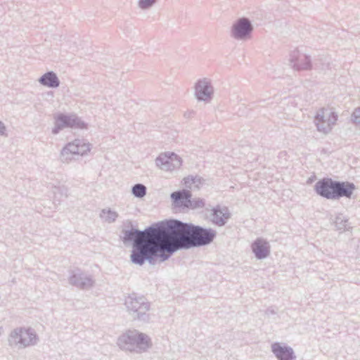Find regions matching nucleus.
<instances>
[{"instance_id": "nucleus-1", "label": "nucleus", "mask_w": 360, "mask_h": 360, "mask_svg": "<svg viewBox=\"0 0 360 360\" xmlns=\"http://www.w3.org/2000/svg\"><path fill=\"white\" fill-rule=\"evenodd\" d=\"M122 241L132 243L130 255L133 264L143 265L146 262L153 264L155 258L162 262V255H167V220L153 224L143 231L131 229L123 231Z\"/></svg>"}, {"instance_id": "nucleus-2", "label": "nucleus", "mask_w": 360, "mask_h": 360, "mask_svg": "<svg viewBox=\"0 0 360 360\" xmlns=\"http://www.w3.org/2000/svg\"><path fill=\"white\" fill-rule=\"evenodd\" d=\"M217 236L216 231L205 229L177 219L167 220V255H162V262L167 260L175 252L210 244Z\"/></svg>"}, {"instance_id": "nucleus-3", "label": "nucleus", "mask_w": 360, "mask_h": 360, "mask_svg": "<svg viewBox=\"0 0 360 360\" xmlns=\"http://www.w3.org/2000/svg\"><path fill=\"white\" fill-rule=\"evenodd\" d=\"M355 185L349 181H340L331 178H323L314 185L317 195L327 200H339L342 198H351Z\"/></svg>"}, {"instance_id": "nucleus-4", "label": "nucleus", "mask_w": 360, "mask_h": 360, "mask_svg": "<svg viewBox=\"0 0 360 360\" xmlns=\"http://www.w3.org/2000/svg\"><path fill=\"white\" fill-rule=\"evenodd\" d=\"M117 345L124 352L141 354L147 352L153 347V342L148 335L129 329L118 337Z\"/></svg>"}, {"instance_id": "nucleus-5", "label": "nucleus", "mask_w": 360, "mask_h": 360, "mask_svg": "<svg viewBox=\"0 0 360 360\" xmlns=\"http://www.w3.org/2000/svg\"><path fill=\"white\" fill-rule=\"evenodd\" d=\"M7 340L11 348L22 349L36 345L39 338L35 330L30 327H17L10 332Z\"/></svg>"}, {"instance_id": "nucleus-6", "label": "nucleus", "mask_w": 360, "mask_h": 360, "mask_svg": "<svg viewBox=\"0 0 360 360\" xmlns=\"http://www.w3.org/2000/svg\"><path fill=\"white\" fill-rule=\"evenodd\" d=\"M90 145L82 139H75L66 144L60 152V160L63 163H69L75 160V155H85L90 151Z\"/></svg>"}, {"instance_id": "nucleus-7", "label": "nucleus", "mask_w": 360, "mask_h": 360, "mask_svg": "<svg viewBox=\"0 0 360 360\" xmlns=\"http://www.w3.org/2000/svg\"><path fill=\"white\" fill-rule=\"evenodd\" d=\"M253 29V25L248 18H239L233 23L230 36L237 41H245L251 38Z\"/></svg>"}, {"instance_id": "nucleus-8", "label": "nucleus", "mask_w": 360, "mask_h": 360, "mask_svg": "<svg viewBox=\"0 0 360 360\" xmlns=\"http://www.w3.org/2000/svg\"><path fill=\"white\" fill-rule=\"evenodd\" d=\"M338 120V115L330 109H320L314 119V122L319 131L326 134H328L332 127Z\"/></svg>"}, {"instance_id": "nucleus-9", "label": "nucleus", "mask_w": 360, "mask_h": 360, "mask_svg": "<svg viewBox=\"0 0 360 360\" xmlns=\"http://www.w3.org/2000/svg\"><path fill=\"white\" fill-rule=\"evenodd\" d=\"M86 124L75 115L59 114L55 120V126L52 129L53 134H58L65 127L75 129H86Z\"/></svg>"}, {"instance_id": "nucleus-10", "label": "nucleus", "mask_w": 360, "mask_h": 360, "mask_svg": "<svg viewBox=\"0 0 360 360\" xmlns=\"http://www.w3.org/2000/svg\"><path fill=\"white\" fill-rule=\"evenodd\" d=\"M124 304L129 313L136 315H146L150 307V302L145 297L139 296L134 292L126 297Z\"/></svg>"}, {"instance_id": "nucleus-11", "label": "nucleus", "mask_w": 360, "mask_h": 360, "mask_svg": "<svg viewBox=\"0 0 360 360\" xmlns=\"http://www.w3.org/2000/svg\"><path fill=\"white\" fill-rule=\"evenodd\" d=\"M155 164L160 169L172 172L179 169L182 165L181 158L172 152L161 153L155 159Z\"/></svg>"}, {"instance_id": "nucleus-12", "label": "nucleus", "mask_w": 360, "mask_h": 360, "mask_svg": "<svg viewBox=\"0 0 360 360\" xmlns=\"http://www.w3.org/2000/svg\"><path fill=\"white\" fill-rule=\"evenodd\" d=\"M288 61L289 65L297 71L308 70L312 67L310 56L297 49L291 52Z\"/></svg>"}, {"instance_id": "nucleus-13", "label": "nucleus", "mask_w": 360, "mask_h": 360, "mask_svg": "<svg viewBox=\"0 0 360 360\" xmlns=\"http://www.w3.org/2000/svg\"><path fill=\"white\" fill-rule=\"evenodd\" d=\"M214 88L211 82L203 78L198 80L195 84V96L198 101L209 103L212 99Z\"/></svg>"}, {"instance_id": "nucleus-14", "label": "nucleus", "mask_w": 360, "mask_h": 360, "mask_svg": "<svg viewBox=\"0 0 360 360\" xmlns=\"http://www.w3.org/2000/svg\"><path fill=\"white\" fill-rule=\"evenodd\" d=\"M69 283L79 289L87 290L94 285V281L91 276L85 274L80 269H76L72 271Z\"/></svg>"}, {"instance_id": "nucleus-15", "label": "nucleus", "mask_w": 360, "mask_h": 360, "mask_svg": "<svg viewBox=\"0 0 360 360\" xmlns=\"http://www.w3.org/2000/svg\"><path fill=\"white\" fill-rule=\"evenodd\" d=\"M271 349L278 360H295L297 358L293 349L284 342L272 343Z\"/></svg>"}, {"instance_id": "nucleus-16", "label": "nucleus", "mask_w": 360, "mask_h": 360, "mask_svg": "<svg viewBox=\"0 0 360 360\" xmlns=\"http://www.w3.org/2000/svg\"><path fill=\"white\" fill-rule=\"evenodd\" d=\"M191 193L187 189H182L171 193L170 198L174 207L188 208Z\"/></svg>"}, {"instance_id": "nucleus-17", "label": "nucleus", "mask_w": 360, "mask_h": 360, "mask_svg": "<svg viewBox=\"0 0 360 360\" xmlns=\"http://www.w3.org/2000/svg\"><path fill=\"white\" fill-rule=\"evenodd\" d=\"M230 217L231 214L226 207L217 205L212 209L210 219L213 224L219 226H223Z\"/></svg>"}, {"instance_id": "nucleus-18", "label": "nucleus", "mask_w": 360, "mask_h": 360, "mask_svg": "<svg viewBox=\"0 0 360 360\" xmlns=\"http://www.w3.org/2000/svg\"><path fill=\"white\" fill-rule=\"evenodd\" d=\"M252 250L257 259L266 258L271 252V246L268 241L263 238L256 239L252 244Z\"/></svg>"}, {"instance_id": "nucleus-19", "label": "nucleus", "mask_w": 360, "mask_h": 360, "mask_svg": "<svg viewBox=\"0 0 360 360\" xmlns=\"http://www.w3.org/2000/svg\"><path fill=\"white\" fill-rule=\"evenodd\" d=\"M38 82L42 86L55 89L60 86V80L57 75L53 71H49L41 75L39 79Z\"/></svg>"}, {"instance_id": "nucleus-20", "label": "nucleus", "mask_w": 360, "mask_h": 360, "mask_svg": "<svg viewBox=\"0 0 360 360\" xmlns=\"http://www.w3.org/2000/svg\"><path fill=\"white\" fill-rule=\"evenodd\" d=\"M118 217L119 214L110 207L102 209L99 214V217L101 220L108 224L114 223Z\"/></svg>"}, {"instance_id": "nucleus-21", "label": "nucleus", "mask_w": 360, "mask_h": 360, "mask_svg": "<svg viewBox=\"0 0 360 360\" xmlns=\"http://www.w3.org/2000/svg\"><path fill=\"white\" fill-rule=\"evenodd\" d=\"M53 193L54 203L57 202L58 204L62 200V198H67L69 195L68 188L65 186H53Z\"/></svg>"}, {"instance_id": "nucleus-22", "label": "nucleus", "mask_w": 360, "mask_h": 360, "mask_svg": "<svg viewBox=\"0 0 360 360\" xmlns=\"http://www.w3.org/2000/svg\"><path fill=\"white\" fill-rule=\"evenodd\" d=\"M335 226L338 230L346 231L348 228V219L342 214H338L334 221Z\"/></svg>"}, {"instance_id": "nucleus-23", "label": "nucleus", "mask_w": 360, "mask_h": 360, "mask_svg": "<svg viewBox=\"0 0 360 360\" xmlns=\"http://www.w3.org/2000/svg\"><path fill=\"white\" fill-rule=\"evenodd\" d=\"M146 186L142 184H136L131 188L132 194L139 198L144 197L146 195Z\"/></svg>"}, {"instance_id": "nucleus-24", "label": "nucleus", "mask_w": 360, "mask_h": 360, "mask_svg": "<svg viewBox=\"0 0 360 360\" xmlns=\"http://www.w3.org/2000/svg\"><path fill=\"white\" fill-rule=\"evenodd\" d=\"M330 63L326 58H321L314 62V67L316 69L326 71L330 69Z\"/></svg>"}, {"instance_id": "nucleus-25", "label": "nucleus", "mask_w": 360, "mask_h": 360, "mask_svg": "<svg viewBox=\"0 0 360 360\" xmlns=\"http://www.w3.org/2000/svg\"><path fill=\"white\" fill-rule=\"evenodd\" d=\"M205 206V201L202 198H190V203L188 208L194 210L198 208H202Z\"/></svg>"}, {"instance_id": "nucleus-26", "label": "nucleus", "mask_w": 360, "mask_h": 360, "mask_svg": "<svg viewBox=\"0 0 360 360\" xmlns=\"http://www.w3.org/2000/svg\"><path fill=\"white\" fill-rule=\"evenodd\" d=\"M193 176H189L184 179V184L186 187L190 189H199L198 185H195V180Z\"/></svg>"}, {"instance_id": "nucleus-27", "label": "nucleus", "mask_w": 360, "mask_h": 360, "mask_svg": "<svg viewBox=\"0 0 360 360\" xmlns=\"http://www.w3.org/2000/svg\"><path fill=\"white\" fill-rule=\"evenodd\" d=\"M156 1L157 0H139V6L143 10H146L152 7Z\"/></svg>"}, {"instance_id": "nucleus-28", "label": "nucleus", "mask_w": 360, "mask_h": 360, "mask_svg": "<svg viewBox=\"0 0 360 360\" xmlns=\"http://www.w3.org/2000/svg\"><path fill=\"white\" fill-rule=\"evenodd\" d=\"M352 120L359 127H360V108H356L352 115Z\"/></svg>"}, {"instance_id": "nucleus-29", "label": "nucleus", "mask_w": 360, "mask_h": 360, "mask_svg": "<svg viewBox=\"0 0 360 360\" xmlns=\"http://www.w3.org/2000/svg\"><path fill=\"white\" fill-rule=\"evenodd\" d=\"M0 136H7L6 127L5 124L0 120Z\"/></svg>"}, {"instance_id": "nucleus-30", "label": "nucleus", "mask_w": 360, "mask_h": 360, "mask_svg": "<svg viewBox=\"0 0 360 360\" xmlns=\"http://www.w3.org/2000/svg\"><path fill=\"white\" fill-rule=\"evenodd\" d=\"M194 179H196L195 180V185H198V186L200 187V185L202 184V181H201V178L200 177H198V176H193Z\"/></svg>"}, {"instance_id": "nucleus-31", "label": "nucleus", "mask_w": 360, "mask_h": 360, "mask_svg": "<svg viewBox=\"0 0 360 360\" xmlns=\"http://www.w3.org/2000/svg\"><path fill=\"white\" fill-rule=\"evenodd\" d=\"M270 313H271V314H275L276 312L274 311V309H271V310H270Z\"/></svg>"}]
</instances>
